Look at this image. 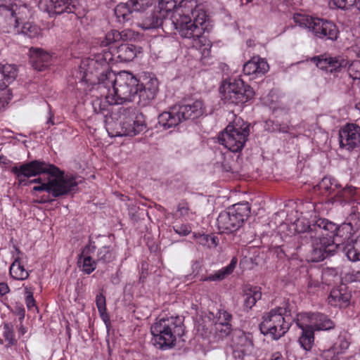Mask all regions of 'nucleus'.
Returning a JSON list of instances; mask_svg holds the SVG:
<instances>
[{"instance_id": "1", "label": "nucleus", "mask_w": 360, "mask_h": 360, "mask_svg": "<svg viewBox=\"0 0 360 360\" xmlns=\"http://www.w3.org/2000/svg\"><path fill=\"white\" fill-rule=\"evenodd\" d=\"M158 5L140 14L139 26L143 30L155 29L172 13V21L181 37L192 40L193 47L200 51L202 57L210 56L212 43L203 35L205 12L193 1L182 0L177 5L174 0H158Z\"/></svg>"}, {"instance_id": "2", "label": "nucleus", "mask_w": 360, "mask_h": 360, "mask_svg": "<svg viewBox=\"0 0 360 360\" xmlns=\"http://www.w3.org/2000/svg\"><path fill=\"white\" fill-rule=\"evenodd\" d=\"M20 182L22 177H31L45 174L44 177H38L30 181V184H39L33 190L46 191L57 198L68 194L77 186V183L72 176H63L60 169L46 162L34 160L20 166H15L11 169Z\"/></svg>"}, {"instance_id": "3", "label": "nucleus", "mask_w": 360, "mask_h": 360, "mask_svg": "<svg viewBox=\"0 0 360 360\" xmlns=\"http://www.w3.org/2000/svg\"><path fill=\"white\" fill-rule=\"evenodd\" d=\"M295 229L304 234V238L311 242V250L307 255V260L319 262L323 260L328 253L334 252L337 245L332 240L338 228L332 222L321 219L316 224L309 225L301 219L295 221Z\"/></svg>"}, {"instance_id": "4", "label": "nucleus", "mask_w": 360, "mask_h": 360, "mask_svg": "<svg viewBox=\"0 0 360 360\" xmlns=\"http://www.w3.org/2000/svg\"><path fill=\"white\" fill-rule=\"evenodd\" d=\"M99 86L108 89L106 102L116 105L124 101H131L137 96L139 80L131 73L122 71L115 74L108 71L98 79Z\"/></svg>"}, {"instance_id": "5", "label": "nucleus", "mask_w": 360, "mask_h": 360, "mask_svg": "<svg viewBox=\"0 0 360 360\" xmlns=\"http://www.w3.org/2000/svg\"><path fill=\"white\" fill-rule=\"evenodd\" d=\"M106 129L111 136H134L146 128L144 116L133 108L120 107L105 120Z\"/></svg>"}, {"instance_id": "6", "label": "nucleus", "mask_w": 360, "mask_h": 360, "mask_svg": "<svg viewBox=\"0 0 360 360\" xmlns=\"http://www.w3.org/2000/svg\"><path fill=\"white\" fill-rule=\"evenodd\" d=\"M151 342L158 349L173 348L178 338L184 335L183 319L180 316H159L150 326Z\"/></svg>"}, {"instance_id": "7", "label": "nucleus", "mask_w": 360, "mask_h": 360, "mask_svg": "<svg viewBox=\"0 0 360 360\" xmlns=\"http://www.w3.org/2000/svg\"><path fill=\"white\" fill-rule=\"evenodd\" d=\"M290 324L291 319L286 309L277 307L263 316L260 330L263 334L278 340L288 332Z\"/></svg>"}, {"instance_id": "8", "label": "nucleus", "mask_w": 360, "mask_h": 360, "mask_svg": "<svg viewBox=\"0 0 360 360\" xmlns=\"http://www.w3.org/2000/svg\"><path fill=\"white\" fill-rule=\"evenodd\" d=\"M250 135V127L240 118L229 124L219 136V142L233 153L242 150Z\"/></svg>"}, {"instance_id": "9", "label": "nucleus", "mask_w": 360, "mask_h": 360, "mask_svg": "<svg viewBox=\"0 0 360 360\" xmlns=\"http://www.w3.org/2000/svg\"><path fill=\"white\" fill-rule=\"evenodd\" d=\"M293 19L297 25L307 28L317 38L332 41L338 39V30L330 21L298 13L294 15Z\"/></svg>"}, {"instance_id": "10", "label": "nucleus", "mask_w": 360, "mask_h": 360, "mask_svg": "<svg viewBox=\"0 0 360 360\" xmlns=\"http://www.w3.org/2000/svg\"><path fill=\"white\" fill-rule=\"evenodd\" d=\"M221 98L225 103L241 105L255 96L252 88L240 79H230L224 81L221 87Z\"/></svg>"}, {"instance_id": "11", "label": "nucleus", "mask_w": 360, "mask_h": 360, "mask_svg": "<svg viewBox=\"0 0 360 360\" xmlns=\"http://www.w3.org/2000/svg\"><path fill=\"white\" fill-rule=\"evenodd\" d=\"M250 212V207L248 202L236 204L222 212L217 219V226L220 231L231 233L237 231L243 224Z\"/></svg>"}, {"instance_id": "12", "label": "nucleus", "mask_w": 360, "mask_h": 360, "mask_svg": "<svg viewBox=\"0 0 360 360\" xmlns=\"http://www.w3.org/2000/svg\"><path fill=\"white\" fill-rule=\"evenodd\" d=\"M0 16L3 22L8 25L6 32H10L31 16V10L26 4L0 5Z\"/></svg>"}, {"instance_id": "13", "label": "nucleus", "mask_w": 360, "mask_h": 360, "mask_svg": "<svg viewBox=\"0 0 360 360\" xmlns=\"http://www.w3.org/2000/svg\"><path fill=\"white\" fill-rule=\"evenodd\" d=\"M157 0H128L119 4L115 8V15L120 23L130 21L134 13L141 14L153 8Z\"/></svg>"}, {"instance_id": "14", "label": "nucleus", "mask_w": 360, "mask_h": 360, "mask_svg": "<svg viewBox=\"0 0 360 360\" xmlns=\"http://www.w3.org/2000/svg\"><path fill=\"white\" fill-rule=\"evenodd\" d=\"M39 7L49 15L63 13L78 15L82 5L78 0H40Z\"/></svg>"}, {"instance_id": "15", "label": "nucleus", "mask_w": 360, "mask_h": 360, "mask_svg": "<svg viewBox=\"0 0 360 360\" xmlns=\"http://www.w3.org/2000/svg\"><path fill=\"white\" fill-rule=\"evenodd\" d=\"M340 147L348 150L360 146V127L354 124H347L339 132Z\"/></svg>"}, {"instance_id": "16", "label": "nucleus", "mask_w": 360, "mask_h": 360, "mask_svg": "<svg viewBox=\"0 0 360 360\" xmlns=\"http://www.w3.org/2000/svg\"><path fill=\"white\" fill-rule=\"evenodd\" d=\"M311 60L319 68L330 72H339L349 65V61L342 56L324 54L314 57Z\"/></svg>"}, {"instance_id": "17", "label": "nucleus", "mask_w": 360, "mask_h": 360, "mask_svg": "<svg viewBox=\"0 0 360 360\" xmlns=\"http://www.w3.org/2000/svg\"><path fill=\"white\" fill-rule=\"evenodd\" d=\"M233 354L236 359H243L253 351L252 341L240 331L235 332L232 338Z\"/></svg>"}, {"instance_id": "18", "label": "nucleus", "mask_w": 360, "mask_h": 360, "mask_svg": "<svg viewBox=\"0 0 360 360\" xmlns=\"http://www.w3.org/2000/svg\"><path fill=\"white\" fill-rule=\"evenodd\" d=\"M269 69L266 60L259 56H253L243 65V72L245 75L255 79L264 76Z\"/></svg>"}, {"instance_id": "19", "label": "nucleus", "mask_w": 360, "mask_h": 360, "mask_svg": "<svg viewBox=\"0 0 360 360\" xmlns=\"http://www.w3.org/2000/svg\"><path fill=\"white\" fill-rule=\"evenodd\" d=\"M18 75V69L14 65L0 64V93L2 96L12 98V94L7 87L12 83Z\"/></svg>"}, {"instance_id": "20", "label": "nucleus", "mask_w": 360, "mask_h": 360, "mask_svg": "<svg viewBox=\"0 0 360 360\" xmlns=\"http://www.w3.org/2000/svg\"><path fill=\"white\" fill-rule=\"evenodd\" d=\"M96 249L95 243L90 240L79 255L78 264L82 271L86 274H90L96 268L97 261L92 258V255L95 252Z\"/></svg>"}, {"instance_id": "21", "label": "nucleus", "mask_w": 360, "mask_h": 360, "mask_svg": "<svg viewBox=\"0 0 360 360\" xmlns=\"http://www.w3.org/2000/svg\"><path fill=\"white\" fill-rule=\"evenodd\" d=\"M178 110L182 120H193L205 113L204 104L200 100H196L191 103L180 105Z\"/></svg>"}, {"instance_id": "22", "label": "nucleus", "mask_w": 360, "mask_h": 360, "mask_svg": "<svg viewBox=\"0 0 360 360\" xmlns=\"http://www.w3.org/2000/svg\"><path fill=\"white\" fill-rule=\"evenodd\" d=\"M180 115L178 108H174L169 111L161 113L158 116V123L165 129L174 127L183 121Z\"/></svg>"}, {"instance_id": "23", "label": "nucleus", "mask_w": 360, "mask_h": 360, "mask_svg": "<svg viewBox=\"0 0 360 360\" xmlns=\"http://www.w3.org/2000/svg\"><path fill=\"white\" fill-rule=\"evenodd\" d=\"M261 297L262 292L257 287H245L243 295V307L244 310L248 311L251 309Z\"/></svg>"}, {"instance_id": "24", "label": "nucleus", "mask_w": 360, "mask_h": 360, "mask_svg": "<svg viewBox=\"0 0 360 360\" xmlns=\"http://www.w3.org/2000/svg\"><path fill=\"white\" fill-rule=\"evenodd\" d=\"M237 259L236 257L232 258L230 264L226 266L221 268L210 274L207 276H202L201 281H219L224 280L229 275H230L236 266Z\"/></svg>"}, {"instance_id": "25", "label": "nucleus", "mask_w": 360, "mask_h": 360, "mask_svg": "<svg viewBox=\"0 0 360 360\" xmlns=\"http://www.w3.org/2000/svg\"><path fill=\"white\" fill-rule=\"evenodd\" d=\"M350 295L343 292L342 289H333L328 297V303L331 306L345 307L349 304Z\"/></svg>"}, {"instance_id": "26", "label": "nucleus", "mask_w": 360, "mask_h": 360, "mask_svg": "<svg viewBox=\"0 0 360 360\" xmlns=\"http://www.w3.org/2000/svg\"><path fill=\"white\" fill-rule=\"evenodd\" d=\"M51 56L41 49H37L32 51L31 63L34 69L41 71L48 66Z\"/></svg>"}, {"instance_id": "27", "label": "nucleus", "mask_w": 360, "mask_h": 360, "mask_svg": "<svg viewBox=\"0 0 360 360\" xmlns=\"http://www.w3.org/2000/svg\"><path fill=\"white\" fill-rule=\"evenodd\" d=\"M11 276L16 280H25L28 276V271L25 269L22 258L19 255L15 258L10 267Z\"/></svg>"}, {"instance_id": "28", "label": "nucleus", "mask_w": 360, "mask_h": 360, "mask_svg": "<svg viewBox=\"0 0 360 360\" xmlns=\"http://www.w3.org/2000/svg\"><path fill=\"white\" fill-rule=\"evenodd\" d=\"M335 235L333 237L332 240L334 241V244L337 245V248H335L334 252L331 253H328L326 257L330 255L333 254L336 251V250L342 249L345 252L346 256L349 260L354 262L358 260L360 261V252L354 247L353 245L347 244L346 245L344 246L343 244H338V239L335 238Z\"/></svg>"}, {"instance_id": "29", "label": "nucleus", "mask_w": 360, "mask_h": 360, "mask_svg": "<svg viewBox=\"0 0 360 360\" xmlns=\"http://www.w3.org/2000/svg\"><path fill=\"white\" fill-rule=\"evenodd\" d=\"M137 96L139 100L138 103L140 106L144 107L150 103V102L155 99L157 94L153 91L148 90L146 88L142 87V85L140 84L139 82V84L137 85Z\"/></svg>"}, {"instance_id": "30", "label": "nucleus", "mask_w": 360, "mask_h": 360, "mask_svg": "<svg viewBox=\"0 0 360 360\" xmlns=\"http://www.w3.org/2000/svg\"><path fill=\"white\" fill-rule=\"evenodd\" d=\"M316 319V313H301L297 314L296 323L301 330L311 329L314 330V325Z\"/></svg>"}, {"instance_id": "31", "label": "nucleus", "mask_w": 360, "mask_h": 360, "mask_svg": "<svg viewBox=\"0 0 360 360\" xmlns=\"http://www.w3.org/2000/svg\"><path fill=\"white\" fill-rule=\"evenodd\" d=\"M298 342L301 347L304 350L310 351L314 342V330H302V333L298 339Z\"/></svg>"}, {"instance_id": "32", "label": "nucleus", "mask_w": 360, "mask_h": 360, "mask_svg": "<svg viewBox=\"0 0 360 360\" xmlns=\"http://www.w3.org/2000/svg\"><path fill=\"white\" fill-rule=\"evenodd\" d=\"M315 320L316 323L314 325V331L330 330L335 327V323L333 321L324 314L316 313Z\"/></svg>"}, {"instance_id": "33", "label": "nucleus", "mask_w": 360, "mask_h": 360, "mask_svg": "<svg viewBox=\"0 0 360 360\" xmlns=\"http://www.w3.org/2000/svg\"><path fill=\"white\" fill-rule=\"evenodd\" d=\"M115 258V253L110 246L103 245L101 248L98 249L96 252L97 262L106 264L112 262Z\"/></svg>"}, {"instance_id": "34", "label": "nucleus", "mask_w": 360, "mask_h": 360, "mask_svg": "<svg viewBox=\"0 0 360 360\" xmlns=\"http://www.w3.org/2000/svg\"><path fill=\"white\" fill-rule=\"evenodd\" d=\"M119 57L124 61H131L136 58L138 50L134 45L124 44L119 47Z\"/></svg>"}, {"instance_id": "35", "label": "nucleus", "mask_w": 360, "mask_h": 360, "mask_svg": "<svg viewBox=\"0 0 360 360\" xmlns=\"http://www.w3.org/2000/svg\"><path fill=\"white\" fill-rule=\"evenodd\" d=\"M319 186L320 190L325 191L328 194H333L338 188L339 185L332 177L326 176L322 179Z\"/></svg>"}, {"instance_id": "36", "label": "nucleus", "mask_w": 360, "mask_h": 360, "mask_svg": "<svg viewBox=\"0 0 360 360\" xmlns=\"http://www.w3.org/2000/svg\"><path fill=\"white\" fill-rule=\"evenodd\" d=\"M140 84L148 90L153 91L156 94L158 92L159 82L158 79L153 75H145Z\"/></svg>"}, {"instance_id": "37", "label": "nucleus", "mask_w": 360, "mask_h": 360, "mask_svg": "<svg viewBox=\"0 0 360 360\" xmlns=\"http://www.w3.org/2000/svg\"><path fill=\"white\" fill-rule=\"evenodd\" d=\"M96 304L98 308V311L100 314L101 319L106 322L109 319V316L107 314L106 309V300L105 297L100 293L96 297Z\"/></svg>"}, {"instance_id": "38", "label": "nucleus", "mask_w": 360, "mask_h": 360, "mask_svg": "<svg viewBox=\"0 0 360 360\" xmlns=\"http://www.w3.org/2000/svg\"><path fill=\"white\" fill-rule=\"evenodd\" d=\"M123 39V36L121 32L117 30H111L108 32L105 39L101 41V45L102 46H108L114 43L120 42Z\"/></svg>"}, {"instance_id": "39", "label": "nucleus", "mask_w": 360, "mask_h": 360, "mask_svg": "<svg viewBox=\"0 0 360 360\" xmlns=\"http://www.w3.org/2000/svg\"><path fill=\"white\" fill-rule=\"evenodd\" d=\"M349 342L344 337H339L338 341L328 350H332L334 357H338L349 347Z\"/></svg>"}, {"instance_id": "40", "label": "nucleus", "mask_w": 360, "mask_h": 360, "mask_svg": "<svg viewBox=\"0 0 360 360\" xmlns=\"http://www.w3.org/2000/svg\"><path fill=\"white\" fill-rule=\"evenodd\" d=\"M215 334L219 339L227 337L231 332L230 323H216L214 325Z\"/></svg>"}, {"instance_id": "41", "label": "nucleus", "mask_w": 360, "mask_h": 360, "mask_svg": "<svg viewBox=\"0 0 360 360\" xmlns=\"http://www.w3.org/2000/svg\"><path fill=\"white\" fill-rule=\"evenodd\" d=\"M356 0H329V6L332 8L349 9L354 5Z\"/></svg>"}, {"instance_id": "42", "label": "nucleus", "mask_w": 360, "mask_h": 360, "mask_svg": "<svg viewBox=\"0 0 360 360\" xmlns=\"http://www.w3.org/2000/svg\"><path fill=\"white\" fill-rule=\"evenodd\" d=\"M177 212H179L180 215L188 219H193V215L195 214L186 202L182 201L179 203L177 206Z\"/></svg>"}, {"instance_id": "43", "label": "nucleus", "mask_w": 360, "mask_h": 360, "mask_svg": "<svg viewBox=\"0 0 360 360\" xmlns=\"http://www.w3.org/2000/svg\"><path fill=\"white\" fill-rule=\"evenodd\" d=\"M348 73L353 79H360V60H353L348 66Z\"/></svg>"}, {"instance_id": "44", "label": "nucleus", "mask_w": 360, "mask_h": 360, "mask_svg": "<svg viewBox=\"0 0 360 360\" xmlns=\"http://www.w3.org/2000/svg\"><path fill=\"white\" fill-rule=\"evenodd\" d=\"M4 336L6 340L8 341V345L10 346L14 345L16 342L14 338L13 327L10 323L4 324Z\"/></svg>"}, {"instance_id": "45", "label": "nucleus", "mask_w": 360, "mask_h": 360, "mask_svg": "<svg viewBox=\"0 0 360 360\" xmlns=\"http://www.w3.org/2000/svg\"><path fill=\"white\" fill-rule=\"evenodd\" d=\"M21 28V32L30 37H33L38 33V28L35 25H31L30 22H23Z\"/></svg>"}, {"instance_id": "46", "label": "nucleus", "mask_w": 360, "mask_h": 360, "mask_svg": "<svg viewBox=\"0 0 360 360\" xmlns=\"http://www.w3.org/2000/svg\"><path fill=\"white\" fill-rule=\"evenodd\" d=\"M173 229L175 233L182 236H187L191 232V227L187 224H176Z\"/></svg>"}, {"instance_id": "47", "label": "nucleus", "mask_w": 360, "mask_h": 360, "mask_svg": "<svg viewBox=\"0 0 360 360\" xmlns=\"http://www.w3.org/2000/svg\"><path fill=\"white\" fill-rule=\"evenodd\" d=\"M217 321L216 323H229L230 320L231 319V314L229 313L227 311L220 309L218 310L217 314Z\"/></svg>"}, {"instance_id": "48", "label": "nucleus", "mask_w": 360, "mask_h": 360, "mask_svg": "<svg viewBox=\"0 0 360 360\" xmlns=\"http://www.w3.org/2000/svg\"><path fill=\"white\" fill-rule=\"evenodd\" d=\"M193 237L198 244L210 248V236L194 233Z\"/></svg>"}, {"instance_id": "49", "label": "nucleus", "mask_w": 360, "mask_h": 360, "mask_svg": "<svg viewBox=\"0 0 360 360\" xmlns=\"http://www.w3.org/2000/svg\"><path fill=\"white\" fill-rule=\"evenodd\" d=\"M316 360H338V357H334L332 350H323Z\"/></svg>"}, {"instance_id": "50", "label": "nucleus", "mask_w": 360, "mask_h": 360, "mask_svg": "<svg viewBox=\"0 0 360 360\" xmlns=\"http://www.w3.org/2000/svg\"><path fill=\"white\" fill-rule=\"evenodd\" d=\"M25 303L28 309H31L35 306L33 293L27 288H25Z\"/></svg>"}, {"instance_id": "51", "label": "nucleus", "mask_w": 360, "mask_h": 360, "mask_svg": "<svg viewBox=\"0 0 360 360\" xmlns=\"http://www.w3.org/2000/svg\"><path fill=\"white\" fill-rule=\"evenodd\" d=\"M347 278L351 282H360V269H352L347 274Z\"/></svg>"}, {"instance_id": "52", "label": "nucleus", "mask_w": 360, "mask_h": 360, "mask_svg": "<svg viewBox=\"0 0 360 360\" xmlns=\"http://www.w3.org/2000/svg\"><path fill=\"white\" fill-rule=\"evenodd\" d=\"M86 64L89 66L86 68V72L92 73L91 68H96V69L98 68L99 64L98 63L97 60L94 59H89L86 60Z\"/></svg>"}, {"instance_id": "53", "label": "nucleus", "mask_w": 360, "mask_h": 360, "mask_svg": "<svg viewBox=\"0 0 360 360\" xmlns=\"http://www.w3.org/2000/svg\"><path fill=\"white\" fill-rule=\"evenodd\" d=\"M93 106L96 113H103L105 110V108L101 106V101L98 99L93 102Z\"/></svg>"}, {"instance_id": "54", "label": "nucleus", "mask_w": 360, "mask_h": 360, "mask_svg": "<svg viewBox=\"0 0 360 360\" xmlns=\"http://www.w3.org/2000/svg\"><path fill=\"white\" fill-rule=\"evenodd\" d=\"M11 99V98H8L6 96H2V94L0 93V110L8 103Z\"/></svg>"}, {"instance_id": "55", "label": "nucleus", "mask_w": 360, "mask_h": 360, "mask_svg": "<svg viewBox=\"0 0 360 360\" xmlns=\"http://www.w3.org/2000/svg\"><path fill=\"white\" fill-rule=\"evenodd\" d=\"M8 292V287L4 283H0V294L6 295Z\"/></svg>"}, {"instance_id": "56", "label": "nucleus", "mask_w": 360, "mask_h": 360, "mask_svg": "<svg viewBox=\"0 0 360 360\" xmlns=\"http://www.w3.org/2000/svg\"><path fill=\"white\" fill-rule=\"evenodd\" d=\"M210 247H213V248H215L217 246L218 243H217V238L216 237H211L210 236Z\"/></svg>"}, {"instance_id": "57", "label": "nucleus", "mask_w": 360, "mask_h": 360, "mask_svg": "<svg viewBox=\"0 0 360 360\" xmlns=\"http://www.w3.org/2000/svg\"><path fill=\"white\" fill-rule=\"evenodd\" d=\"M282 358V355L279 352H276L272 354L271 360H281Z\"/></svg>"}, {"instance_id": "58", "label": "nucleus", "mask_w": 360, "mask_h": 360, "mask_svg": "<svg viewBox=\"0 0 360 360\" xmlns=\"http://www.w3.org/2000/svg\"><path fill=\"white\" fill-rule=\"evenodd\" d=\"M352 51L354 52L356 57L360 58V46H353Z\"/></svg>"}, {"instance_id": "59", "label": "nucleus", "mask_w": 360, "mask_h": 360, "mask_svg": "<svg viewBox=\"0 0 360 360\" xmlns=\"http://www.w3.org/2000/svg\"><path fill=\"white\" fill-rule=\"evenodd\" d=\"M52 117H53L52 114L51 113V112H49V120L47 121V124H54V122L52 120Z\"/></svg>"}, {"instance_id": "60", "label": "nucleus", "mask_w": 360, "mask_h": 360, "mask_svg": "<svg viewBox=\"0 0 360 360\" xmlns=\"http://www.w3.org/2000/svg\"><path fill=\"white\" fill-rule=\"evenodd\" d=\"M247 44H248V46H252V45H253V41H252V40H250H250H248V41H247Z\"/></svg>"}, {"instance_id": "61", "label": "nucleus", "mask_w": 360, "mask_h": 360, "mask_svg": "<svg viewBox=\"0 0 360 360\" xmlns=\"http://www.w3.org/2000/svg\"><path fill=\"white\" fill-rule=\"evenodd\" d=\"M356 6L359 10H360V0H358L356 2Z\"/></svg>"}, {"instance_id": "62", "label": "nucleus", "mask_w": 360, "mask_h": 360, "mask_svg": "<svg viewBox=\"0 0 360 360\" xmlns=\"http://www.w3.org/2000/svg\"><path fill=\"white\" fill-rule=\"evenodd\" d=\"M82 64H83L84 66L86 65V63L84 61L82 63Z\"/></svg>"}]
</instances>
